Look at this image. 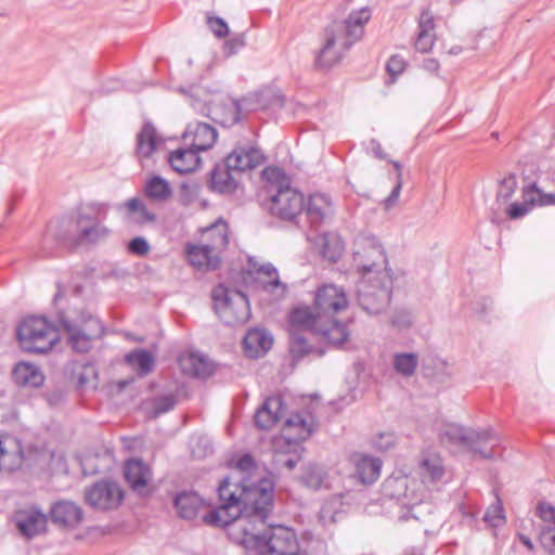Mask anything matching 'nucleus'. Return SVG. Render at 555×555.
Returning a JSON list of instances; mask_svg holds the SVG:
<instances>
[{
    "mask_svg": "<svg viewBox=\"0 0 555 555\" xmlns=\"http://www.w3.org/2000/svg\"><path fill=\"white\" fill-rule=\"evenodd\" d=\"M111 233V230L99 221L92 225L83 228L79 233L74 234L73 240L68 242H60V244L68 247H78L85 244H96L104 241Z\"/></svg>",
    "mask_w": 555,
    "mask_h": 555,
    "instance_id": "2f4dec72",
    "label": "nucleus"
},
{
    "mask_svg": "<svg viewBox=\"0 0 555 555\" xmlns=\"http://www.w3.org/2000/svg\"><path fill=\"white\" fill-rule=\"evenodd\" d=\"M240 176L225 158L217 163L209 173L208 186L220 194H233L238 186Z\"/></svg>",
    "mask_w": 555,
    "mask_h": 555,
    "instance_id": "f3484780",
    "label": "nucleus"
},
{
    "mask_svg": "<svg viewBox=\"0 0 555 555\" xmlns=\"http://www.w3.org/2000/svg\"><path fill=\"white\" fill-rule=\"evenodd\" d=\"M127 249L133 256L144 257L151 250V246L143 236H135L129 241Z\"/></svg>",
    "mask_w": 555,
    "mask_h": 555,
    "instance_id": "6e6d98bb",
    "label": "nucleus"
},
{
    "mask_svg": "<svg viewBox=\"0 0 555 555\" xmlns=\"http://www.w3.org/2000/svg\"><path fill=\"white\" fill-rule=\"evenodd\" d=\"M351 462L354 465V474L364 485H371L377 480L382 469V461L364 453H353Z\"/></svg>",
    "mask_w": 555,
    "mask_h": 555,
    "instance_id": "393cba45",
    "label": "nucleus"
},
{
    "mask_svg": "<svg viewBox=\"0 0 555 555\" xmlns=\"http://www.w3.org/2000/svg\"><path fill=\"white\" fill-rule=\"evenodd\" d=\"M186 254L190 264L201 271H214L221 263V257L202 243L201 245L189 246Z\"/></svg>",
    "mask_w": 555,
    "mask_h": 555,
    "instance_id": "cd10ccee",
    "label": "nucleus"
},
{
    "mask_svg": "<svg viewBox=\"0 0 555 555\" xmlns=\"http://www.w3.org/2000/svg\"><path fill=\"white\" fill-rule=\"evenodd\" d=\"M522 202L530 208L534 206H547L555 204V194H546L534 182L522 188Z\"/></svg>",
    "mask_w": 555,
    "mask_h": 555,
    "instance_id": "ea45409f",
    "label": "nucleus"
},
{
    "mask_svg": "<svg viewBox=\"0 0 555 555\" xmlns=\"http://www.w3.org/2000/svg\"><path fill=\"white\" fill-rule=\"evenodd\" d=\"M207 25L212 35H229V26L227 22L219 16H207Z\"/></svg>",
    "mask_w": 555,
    "mask_h": 555,
    "instance_id": "bf43d9fd",
    "label": "nucleus"
},
{
    "mask_svg": "<svg viewBox=\"0 0 555 555\" xmlns=\"http://www.w3.org/2000/svg\"><path fill=\"white\" fill-rule=\"evenodd\" d=\"M349 298L344 287L335 284H323L315 289L311 307H298L292 310L289 322L307 323L322 318L335 317L346 310Z\"/></svg>",
    "mask_w": 555,
    "mask_h": 555,
    "instance_id": "7ed1b4c3",
    "label": "nucleus"
},
{
    "mask_svg": "<svg viewBox=\"0 0 555 555\" xmlns=\"http://www.w3.org/2000/svg\"><path fill=\"white\" fill-rule=\"evenodd\" d=\"M273 345V337L269 331L262 328L249 330L244 339L243 347L249 358L262 357Z\"/></svg>",
    "mask_w": 555,
    "mask_h": 555,
    "instance_id": "a878e982",
    "label": "nucleus"
},
{
    "mask_svg": "<svg viewBox=\"0 0 555 555\" xmlns=\"http://www.w3.org/2000/svg\"><path fill=\"white\" fill-rule=\"evenodd\" d=\"M260 98L266 100L263 105H276V106H283L284 99L281 94H278L276 92H273L271 90H264L260 93Z\"/></svg>",
    "mask_w": 555,
    "mask_h": 555,
    "instance_id": "0e129e2a",
    "label": "nucleus"
},
{
    "mask_svg": "<svg viewBox=\"0 0 555 555\" xmlns=\"http://www.w3.org/2000/svg\"><path fill=\"white\" fill-rule=\"evenodd\" d=\"M539 542L545 552L555 555V527H543L539 533Z\"/></svg>",
    "mask_w": 555,
    "mask_h": 555,
    "instance_id": "864d4df0",
    "label": "nucleus"
},
{
    "mask_svg": "<svg viewBox=\"0 0 555 555\" xmlns=\"http://www.w3.org/2000/svg\"><path fill=\"white\" fill-rule=\"evenodd\" d=\"M396 437L391 433H380L378 434L374 440L373 446L378 451H387L391 447L395 446Z\"/></svg>",
    "mask_w": 555,
    "mask_h": 555,
    "instance_id": "13d9d810",
    "label": "nucleus"
},
{
    "mask_svg": "<svg viewBox=\"0 0 555 555\" xmlns=\"http://www.w3.org/2000/svg\"><path fill=\"white\" fill-rule=\"evenodd\" d=\"M108 208V204L99 202H91L79 206L75 216L61 219L56 225L49 224L44 242L49 237H55L59 243L73 240L74 234L79 233L83 228L99 221H104L107 217Z\"/></svg>",
    "mask_w": 555,
    "mask_h": 555,
    "instance_id": "20e7f679",
    "label": "nucleus"
},
{
    "mask_svg": "<svg viewBox=\"0 0 555 555\" xmlns=\"http://www.w3.org/2000/svg\"><path fill=\"white\" fill-rule=\"evenodd\" d=\"M309 328L311 332L321 335L333 346H340L349 338V330L346 323L338 321L335 317L313 320V322L297 323Z\"/></svg>",
    "mask_w": 555,
    "mask_h": 555,
    "instance_id": "2eb2a0df",
    "label": "nucleus"
},
{
    "mask_svg": "<svg viewBox=\"0 0 555 555\" xmlns=\"http://www.w3.org/2000/svg\"><path fill=\"white\" fill-rule=\"evenodd\" d=\"M224 158L240 177L245 171L251 170L264 162L262 152L253 146L248 149L237 147Z\"/></svg>",
    "mask_w": 555,
    "mask_h": 555,
    "instance_id": "412c9836",
    "label": "nucleus"
},
{
    "mask_svg": "<svg viewBox=\"0 0 555 555\" xmlns=\"http://www.w3.org/2000/svg\"><path fill=\"white\" fill-rule=\"evenodd\" d=\"M505 516H504V508L500 501V499H496V502L492 504L485 513L483 520L489 524L491 527H499L501 524L504 522Z\"/></svg>",
    "mask_w": 555,
    "mask_h": 555,
    "instance_id": "8fccbe9b",
    "label": "nucleus"
},
{
    "mask_svg": "<svg viewBox=\"0 0 555 555\" xmlns=\"http://www.w3.org/2000/svg\"><path fill=\"white\" fill-rule=\"evenodd\" d=\"M256 273L268 276L270 280L264 283V289H272L281 285V281L278 274L276 268L272 263H264L259 266L258 268H254Z\"/></svg>",
    "mask_w": 555,
    "mask_h": 555,
    "instance_id": "3c124183",
    "label": "nucleus"
},
{
    "mask_svg": "<svg viewBox=\"0 0 555 555\" xmlns=\"http://www.w3.org/2000/svg\"><path fill=\"white\" fill-rule=\"evenodd\" d=\"M124 206L127 208L130 219L137 224H145L156 220V216L149 211L139 197L128 199Z\"/></svg>",
    "mask_w": 555,
    "mask_h": 555,
    "instance_id": "a19ab883",
    "label": "nucleus"
},
{
    "mask_svg": "<svg viewBox=\"0 0 555 555\" xmlns=\"http://www.w3.org/2000/svg\"><path fill=\"white\" fill-rule=\"evenodd\" d=\"M83 517V512L70 501H59L51 506V521L61 528H75Z\"/></svg>",
    "mask_w": 555,
    "mask_h": 555,
    "instance_id": "4be33fe9",
    "label": "nucleus"
},
{
    "mask_svg": "<svg viewBox=\"0 0 555 555\" xmlns=\"http://www.w3.org/2000/svg\"><path fill=\"white\" fill-rule=\"evenodd\" d=\"M16 337L23 350L47 353L59 341L57 331L43 317H28L16 328Z\"/></svg>",
    "mask_w": 555,
    "mask_h": 555,
    "instance_id": "423d86ee",
    "label": "nucleus"
},
{
    "mask_svg": "<svg viewBox=\"0 0 555 555\" xmlns=\"http://www.w3.org/2000/svg\"><path fill=\"white\" fill-rule=\"evenodd\" d=\"M421 477L423 482H436L444 474V466L439 455L424 453L420 463Z\"/></svg>",
    "mask_w": 555,
    "mask_h": 555,
    "instance_id": "e433bc0d",
    "label": "nucleus"
},
{
    "mask_svg": "<svg viewBox=\"0 0 555 555\" xmlns=\"http://www.w3.org/2000/svg\"><path fill=\"white\" fill-rule=\"evenodd\" d=\"M353 266L362 279L378 276V272H389L388 261L382 244L373 236L358 237L353 243Z\"/></svg>",
    "mask_w": 555,
    "mask_h": 555,
    "instance_id": "1a4fd4ad",
    "label": "nucleus"
},
{
    "mask_svg": "<svg viewBox=\"0 0 555 555\" xmlns=\"http://www.w3.org/2000/svg\"><path fill=\"white\" fill-rule=\"evenodd\" d=\"M418 357L413 352L396 353L393 356V367L402 376H412L417 367Z\"/></svg>",
    "mask_w": 555,
    "mask_h": 555,
    "instance_id": "c03bdc74",
    "label": "nucleus"
},
{
    "mask_svg": "<svg viewBox=\"0 0 555 555\" xmlns=\"http://www.w3.org/2000/svg\"><path fill=\"white\" fill-rule=\"evenodd\" d=\"M273 463L276 467H286L288 470H293L297 465V460L294 456L278 453L274 456Z\"/></svg>",
    "mask_w": 555,
    "mask_h": 555,
    "instance_id": "e2e57ef3",
    "label": "nucleus"
},
{
    "mask_svg": "<svg viewBox=\"0 0 555 555\" xmlns=\"http://www.w3.org/2000/svg\"><path fill=\"white\" fill-rule=\"evenodd\" d=\"M354 40L349 37H327L322 48L315 53L314 68L326 72L336 65L343 57L344 51H348Z\"/></svg>",
    "mask_w": 555,
    "mask_h": 555,
    "instance_id": "ddd939ff",
    "label": "nucleus"
},
{
    "mask_svg": "<svg viewBox=\"0 0 555 555\" xmlns=\"http://www.w3.org/2000/svg\"><path fill=\"white\" fill-rule=\"evenodd\" d=\"M326 473L322 466L317 464H308L304 467L300 481L307 488L318 490L322 487Z\"/></svg>",
    "mask_w": 555,
    "mask_h": 555,
    "instance_id": "37998d69",
    "label": "nucleus"
},
{
    "mask_svg": "<svg viewBox=\"0 0 555 555\" xmlns=\"http://www.w3.org/2000/svg\"><path fill=\"white\" fill-rule=\"evenodd\" d=\"M221 41L222 55L230 57L242 50L246 42L244 37H217Z\"/></svg>",
    "mask_w": 555,
    "mask_h": 555,
    "instance_id": "09e8293b",
    "label": "nucleus"
},
{
    "mask_svg": "<svg viewBox=\"0 0 555 555\" xmlns=\"http://www.w3.org/2000/svg\"><path fill=\"white\" fill-rule=\"evenodd\" d=\"M144 193L151 199L160 202L171 195V190L165 179L154 176L145 182Z\"/></svg>",
    "mask_w": 555,
    "mask_h": 555,
    "instance_id": "79ce46f5",
    "label": "nucleus"
},
{
    "mask_svg": "<svg viewBox=\"0 0 555 555\" xmlns=\"http://www.w3.org/2000/svg\"><path fill=\"white\" fill-rule=\"evenodd\" d=\"M59 323L67 336V344L78 353L88 352L92 348L93 340L104 335L102 322L92 315L74 322L61 313Z\"/></svg>",
    "mask_w": 555,
    "mask_h": 555,
    "instance_id": "9d476101",
    "label": "nucleus"
},
{
    "mask_svg": "<svg viewBox=\"0 0 555 555\" xmlns=\"http://www.w3.org/2000/svg\"><path fill=\"white\" fill-rule=\"evenodd\" d=\"M125 492L114 480H100L85 492L86 502L93 508L111 511L117 508L124 501Z\"/></svg>",
    "mask_w": 555,
    "mask_h": 555,
    "instance_id": "9b49d317",
    "label": "nucleus"
},
{
    "mask_svg": "<svg viewBox=\"0 0 555 555\" xmlns=\"http://www.w3.org/2000/svg\"><path fill=\"white\" fill-rule=\"evenodd\" d=\"M531 208L526 203H512L506 209V215L509 219L516 220L525 217Z\"/></svg>",
    "mask_w": 555,
    "mask_h": 555,
    "instance_id": "052dcab7",
    "label": "nucleus"
},
{
    "mask_svg": "<svg viewBox=\"0 0 555 555\" xmlns=\"http://www.w3.org/2000/svg\"><path fill=\"white\" fill-rule=\"evenodd\" d=\"M517 189V180L514 173H508L499 181L495 199L498 203H506L514 195Z\"/></svg>",
    "mask_w": 555,
    "mask_h": 555,
    "instance_id": "a18cd8bd",
    "label": "nucleus"
},
{
    "mask_svg": "<svg viewBox=\"0 0 555 555\" xmlns=\"http://www.w3.org/2000/svg\"><path fill=\"white\" fill-rule=\"evenodd\" d=\"M14 383L21 387L39 388L44 383V375L34 364L20 362L12 372Z\"/></svg>",
    "mask_w": 555,
    "mask_h": 555,
    "instance_id": "473e14b6",
    "label": "nucleus"
},
{
    "mask_svg": "<svg viewBox=\"0 0 555 555\" xmlns=\"http://www.w3.org/2000/svg\"><path fill=\"white\" fill-rule=\"evenodd\" d=\"M126 362L134 367L139 375H147L155 365V359L150 351L145 349H134L126 354Z\"/></svg>",
    "mask_w": 555,
    "mask_h": 555,
    "instance_id": "58836bf2",
    "label": "nucleus"
},
{
    "mask_svg": "<svg viewBox=\"0 0 555 555\" xmlns=\"http://www.w3.org/2000/svg\"><path fill=\"white\" fill-rule=\"evenodd\" d=\"M392 273L378 272V276L361 279L357 286L358 305L367 314H379L390 304Z\"/></svg>",
    "mask_w": 555,
    "mask_h": 555,
    "instance_id": "0eeeda50",
    "label": "nucleus"
},
{
    "mask_svg": "<svg viewBox=\"0 0 555 555\" xmlns=\"http://www.w3.org/2000/svg\"><path fill=\"white\" fill-rule=\"evenodd\" d=\"M439 440L446 446H464L479 453L483 459L498 455L495 448L500 439L492 429L476 431L460 425H449L439 433Z\"/></svg>",
    "mask_w": 555,
    "mask_h": 555,
    "instance_id": "39448f33",
    "label": "nucleus"
},
{
    "mask_svg": "<svg viewBox=\"0 0 555 555\" xmlns=\"http://www.w3.org/2000/svg\"><path fill=\"white\" fill-rule=\"evenodd\" d=\"M155 126L146 120L135 139V155L139 159L150 158L156 151L157 145L162 143Z\"/></svg>",
    "mask_w": 555,
    "mask_h": 555,
    "instance_id": "c85d7f7f",
    "label": "nucleus"
},
{
    "mask_svg": "<svg viewBox=\"0 0 555 555\" xmlns=\"http://www.w3.org/2000/svg\"><path fill=\"white\" fill-rule=\"evenodd\" d=\"M537 516L543 521L555 525V507L546 502H541L537 506Z\"/></svg>",
    "mask_w": 555,
    "mask_h": 555,
    "instance_id": "680f3d73",
    "label": "nucleus"
},
{
    "mask_svg": "<svg viewBox=\"0 0 555 555\" xmlns=\"http://www.w3.org/2000/svg\"><path fill=\"white\" fill-rule=\"evenodd\" d=\"M310 331L309 328L293 324L291 322L289 330V352L294 360L299 361L305 356L313 351L312 345L308 341L305 332Z\"/></svg>",
    "mask_w": 555,
    "mask_h": 555,
    "instance_id": "f704fd0d",
    "label": "nucleus"
},
{
    "mask_svg": "<svg viewBox=\"0 0 555 555\" xmlns=\"http://www.w3.org/2000/svg\"><path fill=\"white\" fill-rule=\"evenodd\" d=\"M275 482L276 476L272 472H266L251 483H247L246 478L234 483L225 477L218 487L220 505L234 512L241 509L246 524H266L273 508Z\"/></svg>",
    "mask_w": 555,
    "mask_h": 555,
    "instance_id": "f257e3e1",
    "label": "nucleus"
},
{
    "mask_svg": "<svg viewBox=\"0 0 555 555\" xmlns=\"http://www.w3.org/2000/svg\"><path fill=\"white\" fill-rule=\"evenodd\" d=\"M435 29V16L429 9H423L418 17L417 35H428Z\"/></svg>",
    "mask_w": 555,
    "mask_h": 555,
    "instance_id": "4d7b16f0",
    "label": "nucleus"
},
{
    "mask_svg": "<svg viewBox=\"0 0 555 555\" xmlns=\"http://www.w3.org/2000/svg\"><path fill=\"white\" fill-rule=\"evenodd\" d=\"M403 181H396L390 194L384 199L383 205L386 210L390 209L399 198Z\"/></svg>",
    "mask_w": 555,
    "mask_h": 555,
    "instance_id": "338daca9",
    "label": "nucleus"
},
{
    "mask_svg": "<svg viewBox=\"0 0 555 555\" xmlns=\"http://www.w3.org/2000/svg\"><path fill=\"white\" fill-rule=\"evenodd\" d=\"M285 413L286 406L281 396L268 397L255 413V425L262 430H269L285 416Z\"/></svg>",
    "mask_w": 555,
    "mask_h": 555,
    "instance_id": "6ab92c4d",
    "label": "nucleus"
},
{
    "mask_svg": "<svg viewBox=\"0 0 555 555\" xmlns=\"http://www.w3.org/2000/svg\"><path fill=\"white\" fill-rule=\"evenodd\" d=\"M14 520L20 532L27 539L39 535L47 530V516L38 508L17 511Z\"/></svg>",
    "mask_w": 555,
    "mask_h": 555,
    "instance_id": "aec40b11",
    "label": "nucleus"
},
{
    "mask_svg": "<svg viewBox=\"0 0 555 555\" xmlns=\"http://www.w3.org/2000/svg\"><path fill=\"white\" fill-rule=\"evenodd\" d=\"M211 297L215 311L224 324L234 326L249 319V301L244 293L220 284L212 289Z\"/></svg>",
    "mask_w": 555,
    "mask_h": 555,
    "instance_id": "6e6552de",
    "label": "nucleus"
},
{
    "mask_svg": "<svg viewBox=\"0 0 555 555\" xmlns=\"http://www.w3.org/2000/svg\"><path fill=\"white\" fill-rule=\"evenodd\" d=\"M304 210V194L281 182L271 195L270 211L283 220H295Z\"/></svg>",
    "mask_w": 555,
    "mask_h": 555,
    "instance_id": "f8f14e48",
    "label": "nucleus"
},
{
    "mask_svg": "<svg viewBox=\"0 0 555 555\" xmlns=\"http://www.w3.org/2000/svg\"><path fill=\"white\" fill-rule=\"evenodd\" d=\"M199 153L191 147L184 145L170 152L168 162L171 168L178 173H190L195 171L201 165Z\"/></svg>",
    "mask_w": 555,
    "mask_h": 555,
    "instance_id": "bb28decb",
    "label": "nucleus"
},
{
    "mask_svg": "<svg viewBox=\"0 0 555 555\" xmlns=\"http://www.w3.org/2000/svg\"><path fill=\"white\" fill-rule=\"evenodd\" d=\"M435 39L437 37H415L414 48L422 53H426L431 50Z\"/></svg>",
    "mask_w": 555,
    "mask_h": 555,
    "instance_id": "69168bd1",
    "label": "nucleus"
},
{
    "mask_svg": "<svg viewBox=\"0 0 555 555\" xmlns=\"http://www.w3.org/2000/svg\"><path fill=\"white\" fill-rule=\"evenodd\" d=\"M173 506L180 518L193 520L208 505L196 492L181 491L175 496Z\"/></svg>",
    "mask_w": 555,
    "mask_h": 555,
    "instance_id": "b1692460",
    "label": "nucleus"
},
{
    "mask_svg": "<svg viewBox=\"0 0 555 555\" xmlns=\"http://www.w3.org/2000/svg\"><path fill=\"white\" fill-rule=\"evenodd\" d=\"M372 17V10L370 7H362L358 10L351 11L341 23H334L331 28H326V35H335L334 26H343L345 29L344 35H363L364 27Z\"/></svg>",
    "mask_w": 555,
    "mask_h": 555,
    "instance_id": "c756f323",
    "label": "nucleus"
},
{
    "mask_svg": "<svg viewBox=\"0 0 555 555\" xmlns=\"http://www.w3.org/2000/svg\"><path fill=\"white\" fill-rule=\"evenodd\" d=\"M82 369H83V372H81L78 375L79 386H85L88 383L89 375L96 376L95 367L91 363H86Z\"/></svg>",
    "mask_w": 555,
    "mask_h": 555,
    "instance_id": "774afa93",
    "label": "nucleus"
},
{
    "mask_svg": "<svg viewBox=\"0 0 555 555\" xmlns=\"http://www.w3.org/2000/svg\"><path fill=\"white\" fill-rule=\"evenodd\" d=\"M235 467L242 473V474H246V476H244L242 478V480L244 478H246L247 480V483H251L253 481L250 480V477L251 476H258V479L261 477L260 474H259V467L258 465L256 464L254 457L249 454V453H246L242 456H240L235 463Z\"/></svg>",
    "mask_w": 555,
    "mask_h": 555,
    "instance_id": "49530a36",
    "label": "nucleus"
},
{
    "mask_svg": "<svg viewBox=\"0 0 555 555\" xmlns=\"http://www.w3.org/2000/svg\"><path fill=\"white\" fill-rule=\"evenodd\" d=\"M236 520L246 521V518L242 515V511L238 509L234 512L230 508H223V505L202 516V521L205 525L217 528H224Z\"/></svg>",
    "mask_w": 555,
    "mask_h": 555,
    "instance_id": "c9c22d12",
    "label": "nucleus"
},
{
    "mask_svg": "<svg viewBox=\"0 0 555 555\" xmlns=\"http://www.w3.org/2000/svg\"><path fill=\"white\" fill-rule=\"evenodd\" d=\"M124 477L131 490L140 496H149L152 493L149 487L152 470L141 459H129L125 462Z\"/></svg>",
    "mask_w": 555,
    "mask_h": 555,
    "instance_id": "dca6fc26",
    "label": "nucleus"
},
{
    "mask_svg": "<svg viewBox=\"0 0 555 555\" xmlns=\"http://www.w3.org/2000/svg\"><path fill=\"white\" fill-rule=\"evenodd\" d=\"M341 245L339 242H331L326 236L323 238L321 246V254L324 259L331 262H336L341 256Z\"/></svg>",
    "mask_w": 555,
    "mask_h": 555,
    "instance_id": "603ef678",
    "label": "nucleus"
},
{
    "mask_svg": "<svg viewBox=\"0 0 555 555\" xmlns=\"http://www.w3.org/2000/svg\"><path fill=\"white\" fill-rule=\"evenodd\" d=\"M178 361L181 370L190 376L206 378L214 373L211 364L201 354L191 352L180 356Z\"/></svg>",
    "mask_w": 555,
    "mask_h": 555,
    "instance_id": "72a5a7b5",
    "label": "nucleus"
},
{
    "mask_svg": "<svg viewBox=\"0 0 555 555\" xmlns=\"http://www.w3.org/2000/svg\"><path fill=\"white\" fill-rule=\"evenodd\" d=\"M202 244L207 245L210 250L220 256L229 245L227 222L220 220L206 228L203 231Z\"/></svg>",
    "mask_w": 555,
    "mask_h": 555,
    "instance_id": "7c9ffc66",
    "label": "nucleus"
},
{
    "mask_svg": "<svg viewBox=\"0 0 555 555\" xmlns=\"http://www.w3.org/2000/svg\"><path fill=\"white\" fill-rule=\"evenodd\" d=\"M23 448L21 441L12 435L0 436V465H13L21 462Z\"/></svg>",
    "mask_w": 555,
    "mask_h": 555,
    "instance_id": "4c0bfd02",
    "label": "nucleus"
},
{
    "mask_svg": "<svg viewBox=\"0 0 555 555\" xmlns=\"http://www.w3.org/2000/svg\"><path fill=\"white\" fill-rule=\"evenodd\" d=\"M318 422L307 411L292 413L284 423L282 435L288 442H301L307 440L317 429Z\"/></svg>",
    "mask_w": 555,
    "mask_h": 555,
    "instance_id": "4468645a",
    "label": "nucleus"
},
{
    "mask_svg": "<svg viewBox=\"0 0 555 555\" xmlns=\"http://www.w3.org/2000/svg\"><path fill=\"white\" fill-rule=\"evenodd\" d=\"M304 210L311 228L317 230L332 212L331 197L324 193L310 194Z\"/></svg>",
    "mask_w": 555,
    "mask_h": 555,
    "instance_id": "5701e85b",
    "label": "nucleus"
},
{
    "mask_svg": "<svg viewBox=\"0 0 555 555\" xmlns=\"http://www.w3.org/2000/svg\"><path fill=\"white\" fill-rule=\"evenodd\" d=\"M406 62L398 54L391 55L386 64V70L391 78V82H395L396 78L404 72Z\"/></svg>",
    "mask_w": 555,
    "mask_h": 555,
    "instance_id": "5fc2aeb1",
    "label": "nucleus"
},
{
    "mask_svg": "<svg viewBox=\"0 0 555 555\" xmlns=\"http://www.w3.org/2000/svg\"><path fill=\"white\" fill-rule=\"evenodd\" d=\"M257 524L260 525L256 521L242 526L246 547L259 555H305L299 552L297 535L291 528L269 525L268 529L261 532L256 528Z\"/></svg>",
    "mask_w": 555,
    "mask_h": 555,
    "instance_id": "f03ea898",
    "label": "nucleus"
},
{
    "mask_svg": "<svg viewBox=\"0 0 555 555\" xmlns=\"http://www.w3.org/2000/svg\"><path fill=\"white\" fill-rule=\"evenodd\" d=\"M217 138L216 128L206 122L196 121L188 126L182 140L184 145H190L199 153L211 149Z\"/></svg>",
    "mask_w": 555,
    "mask_h": 555,
    "instance_id": "a211bd4d",
    "label": "nucleus"
},
{
    "mask_svg": "<svg viewBox=\"0 0 555 555\" xmlns=\"http://www.w3.org/2000/svg\"><path fill=\"white\" fill-rule=\"evenodd\" d=\"M177 404L175 395H165L154 398L152 401V417H158L160 414L171 411Z\"/></svg>",
    "mask_w": 555,
    "mask_h": 555,
    "instance_id": "de8ad7c7",
    "label": "nucleus"
}]
</instances>
